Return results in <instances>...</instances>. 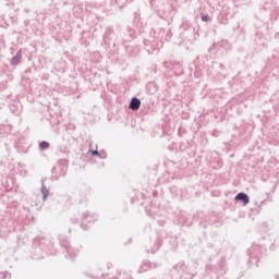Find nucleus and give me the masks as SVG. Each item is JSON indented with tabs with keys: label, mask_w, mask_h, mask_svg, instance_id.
Returning <instances> with one entry per match:
<instances>
[{
	"label": "nucleus",
	"mask_w": 279,
	"mask_h": 279,
	"mask_svg": "<svg viewBox=\"0 0 279 279\" xmlns=\"http://www.w3.org/2000/svg\"><path fill=\"white\" fill-rule=\"evenodd\" d=\"M131 110H138L141 108V100L138 98H133L130 104Z\"/></svg>",
	"instance_id": "nucleus-2"
},
{
	"label": "nucleus",
	"mask_w": 279,
	"mask_h": 279,
	"mask_svg": "<svg viewBox=\"0 0 279 279\" xmlns=\"http://www.w3.org/2000/svg\"><path fill=\"white\" fill-rule=\"evenodd\" d=\"M202 21L207 22V21H208V15H203V16H202Z\"/></svg>",
	"instance_id": "nucleus-5"
},
{
	"label": "nucleus",
	"mask_w": 279,
	"mask_h": 279,
	"mask_svg": "<svg viewBox=\"0 0 279 279\" xmlns=\"http://www.w3.org/2000/svg\"><path fill=\"white\" fill-rule=\"evenodd\" d=\"M93 154H96V155H97L98 153H97V151H94Z\"/></svg>",
	"instance_id": "nucleus-6"
},
{
	"label": "nucleus",
	"mask_w": 279,
	"mask_h": 279,
	"mask_svg": "<svg viewBox=\"0 0 279 279\" xmlns=\"http://www.w3.org/2000/svg\"><path fill=\"white\" fill-rule=\"evenodd\" d=\"M40 149H49V143L48 142H41L39 144Z\"/></svg>",
	"instance_id": "nucleus-3"
},
{
	"label": "nucleus",
	"mask_w": 279,
	"mask_h": 279,
	"mask_svg": "<svg viewBox=\"0 0 279 279\" xmlns=\"http://www.w3.org/2000/svg\"><path fill=\"white\" fill-rule=\"evenodd\" d=\"M235 199H240V202H243L244 206H247V204H250V196H247V194L245 193H239L235 196Z\"/></svg>",
	"instance_id": "nucleus-1"
},
{
	"label": "nucleus",
	"mask_w": 279,
	"mask_h": 279,
	"mask_svg": "<svg viewBox=\"0 0 279 279\" xmlns=\"http://www.w3.org/2000/svg\"><path fill=\"white\" fill-rule=\"evenodd\" d=\"M19 60H21V57H14L12 59V64H19Z\"/></svg>",
	"instance_id": "nucleus-4"
}]
</instances>
